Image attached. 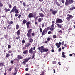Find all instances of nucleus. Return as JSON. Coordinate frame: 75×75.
Masks as SVG:
<instances>
[{"instance_id": "obj_57", "label": "nucleus", "mask_w": 75, "mask_h": 75, "mask_svg": "<svg viewBox=\"0 0 75 75\" xmlns=\"http://www.w3.org/2000/svg\"><path fill=\"white\" fill-rule=\"evenodd\" d=\"M20 17H21V15L20 14L18 16V18H19V19H20Z\"/></svg>"}, {"instance_id": "obj_55", "label": "nucleus", "mask_w": 75, "mask_h": 75, "mask_svg": "<svg viewBox=\"0 0 75 75\" xmlns=\"http://www.w3.org/2000/svg\"><path fill=\"white\" fill-rule=\"evenodd\" d=\"M64 41L62 42V43H61L62 45H64Z\"/></svg>"}, {"instance_id": "obj_37", "label": "nucleus", "mask_w": 75, "mask_h": 75, "mask_svg": "<svg viewBox=\"0 0 75 75\" xmlns=\"http://www.w3.org/2000/svg\"><path fill=\"white\" fill-rule=\"evenodd\" d=\"M8 5L9 8H12V5H11V4H9Z\"/></svg>"}, {"instance_id": "obj_58", "label": "nucleus", "mask_w": 75, "mask_h": 75, "mask_svg": "<svg viewBox=\"0 0 75 75\" xmlns=\"http://www.w3.org/2000/svg\"><path fill=\"white\" fill-rule=\"evenodd\" d=\"M37 24V22L36 21H35V25H36Z\"/></svg>"}, {"instance_id": "obj_19", "label": "nucleus", "mask_w": 75, "mask_h": 75, "mask_svg": "<svg viewBox=\"0 0 75 75\" xmlns=\"http://www.w3.org/2000/svg\"><path fill=\"white\" fill-rule=\"evenodd\" d=\"M10 56V55L9 53H6V58H8Z\"/></svg>"}, {"instance_id": "obj_29", "label": "nucleus", "mask_w": 75, "mask_h": 75, "mask_svg": "<svg viewBox=\"0 0 75 75\" xmlns=\"http://www.w3.org/2000/svg\"><path fill=\"white\" fill-rule=\"evenodd\" d=\"M56 4L58 6H61V4L57 2H56Z\"/></svg>"}, {"instance_id": "obj_36", "label": "nucleus", "mask_w": 75, "mask_h": 75, "mask_svg": "<svg viewBox=\"0 0 75 75\" xmlns=\"http://www.w3.org/2000/svg\"><path fill=\"white\" fill-rule=\"evenodd\" d=\"M45 30H47V32H48V30H50V27H47V28L45 29Z\"/></svg>"}, {"instance_id": "obj_5", "label": "nucleus", "mask_w": 75, "mask_h": 75, "mask_svg": "<svg viewBox=\"0 0 75 75\" xmlns=\"http://www.w3.org/2000/svg\"><path fill=\"white\" fill-rule=\"evenodd\" d=\"M47 30L44 29L42 33V36H44V35H45L47 33Z\"/></svg>"}, {"instance_id": "obj_45", "label": "nucleus", "mask_w": 75, "mask_h": 75, "mask_svg": "<svg viewBox=\"0 0 75 75\" xmlns=\"http://www.w3.org/2000/svg\"><path fill=\"white\" fill-rule=\"evenodd\" d=\"M41 33H42V29L41 28H40L39 29Z\"/></svg>"}, {"instance_id": "obj_18", "label": "nucleus", "mask_w": 75, "mask_h": 75, "mask_svg": "<svg viewBox=\"0 0 75 75\" xmlns=\"http://www.w3.org/2000/svg\"><path fill=\"white\" fill-rule=\"evenodd\" d=\"M57 11L53 10V11H52V13L53 15H55L56 14H57Z\"/></svg>"}, {"instance_id": "obj_34", "label": "nucleus", "mask_w": 75, "mask_h": 75, "mask_svg": "<svg viewBox=\"0 0 75 75\" xmlns=\"http://www.w3.org/2000/svg\"><path fill=\"white\" fill-rule=\"evenodd\" d=\"M4 64V63L0 62V67L3 66V65Z\"/></svg>"}, {"instance_id": "obj_35", "label": "nucleus", "mask_w": 75, "mask_h": 75, "mask_svg": "<svg viewBox=\"0 0 75 75\" xmlns=\"http://www.w3.org/2000/svg\"><path fill=\"white\" fill-rule=\"evenodd\" d=\"M54 28H52L51 27L50 28V30L51 31H54Z\"/></svg>"}, {"instance_id": "obj_31", "label": "nucleus", "mask_w": 75, "mask_h": 75, "mask_svg": "<svg viewBox=\"0 0 75 75\" xmlns=\"http://www.w3.org/2000/svg\"><path fill=\"white\" fill-rule=\"evenodd\" d=\"M32 32V29H30L28 32V33H31Z\"/></svg>"}, {"instance_id": "obj_3", "label": "nucleus", "mask_w": 75, "mask_h": 75, "mask_svg": "<svg viewBox=\"0 0 75 75\" xmlns=\"http://www.w3.org/2000/svg\"><path fill=\"white\" fill-rule=\"evenodd\" d=\"M67 18L66 19L67 21H69L70 20H71L73 17H74V16H72V15H70L69 14H68L67 15Z\"/></svg>"}, {"instance_id": "obj_53", "label": "nucleus", "mask_w": 75, "mask_h": 75, "mask_svg": "<svg viewBox=\"0 0 75 75\" xmlns=\"http://www.w3.org/2000/svg\"><path fill=\"white\" fill-rule=\"evenodd\" d=\"M8 49H10V48H11V45H8Z\"/></svg>"}, {"instance_id": "obj_33", "label": "nucleus", "mask_w": 75, "mask_h": 75, "mask_svg": "<svg viewBox=\"0 0 75 75\" xmlns=\"http://www.w3.org/2000/svg\"><path fill=\"white\" fill-rule=\"evenodd\" d=\"M3 7V4L2 3L0 2V8H2Z\"/></svg>"}, {"instance_id": "obj_51", "label": "nucleus", "mask_w": 75, "mask_h": 75, "mask_svg": "<svg viewBox=\"0 0 75 75\" xmlns=\"http://www.w3.org/2000/svg\"><path fill=\"white\" fill-rule=\"evenodd\" d=\"M22 44H24V43H25V40H23L22 41Z\"/></svg>"}, {"instance_id": "obj_59", "label": "nucleus", "mask_w": 75, "mask_h": 75, "mask_svg": "<svg viewBox=\"0 0 75 75\" xmlns=\"http://www.w3.org/2000/svg\"><path fill=\"white\" fill-rule=\"evenodd\" d=\"M40 75H44V72H43Z\"/></svg>"}, {"instance_id": "obj_63", "label": "nucleus", "mask_w": 75, "mask_h": 75, "mask_svg": "<svg viewBox=\"0 0 75 75\" xmlns=\"http://www.w3.org/2000/svg\"><path fill=\"white\" fill-rule=\"evenodd\" d=\"M53 64H56V61H54L52 62Z\"/></svg>"}, {"instance_id": "obj_21", "label": "nucleus", "mask_w": 75, "mask_h": 75, "mask_svg": "<svg viewBox=\"0 0 75 75\" xmlns=\"http://www.w3.org/2000/svg\"><path fill=\"white\" fill-rule=\"evenodd\" d=\"M42 20H43V18H40L38 19V21L39 23L40 22H41V21H42Z\"/></svg>"}, {"instance_id": "obj_16", "label": "nucleus", "mask_w": 75, "mask_h": 75, "mask_svg": "<svg viewBox=\"0 0 75 75\" xmlns=\"http://www.w3.org/2000/svg\"><path fill=\"white\" fill-rule=\"evenodd\" d=\"M31 57H29L28 58L25 59L24 61H25L26 62H28V61H29V60H30V59H31Z\"/></svg>"}, {"instance_id": "obj_43", "label": "nucleus", "mask_w": 75, "mask_h": 75, "mask_svg": "<svg viewBox=\"0 0 75 75\" xmlns=\"http://www.w3.org/2000/svg\"><path fill=\"white\" fill-rule=\"evenodd\" d=\"M50 40H51V38L48 37L47 38V40L48 41H50Z\"/></svg>"}, {"instance_id": "obj_23", "label": "nucleus", "mask_w": 75, "mask_h": 75, "mask_svg": "<svg viewBox=\"0 0 75 75\" xmlns=\"http://www.w3.org/2000/svg\"><path fill=\"white\" fill-rule=\"evenodd\" d=\"M27 22V21L25 19H23V24H25Z\"/></svg>"}, {"instance_id": "obj_2", "label": "nucleus", "mask_w": 75, "mask_h": 75, "mask_svg": "<svg viewBox=\"0 0 75 75\" xmlns=\"http://www.w3.org/2000/svg\"><path fill=\"white\" fill-rule=\"evenodd\" d=\"M73 3H74V0H66L65 5L67 6H68L71 4H72Z\"/></svg>"}, {"instance_id": "obj_32", "label": "nucleus", "mask_w": 75, "mask_h": 75, "mask_svg": "<svg viewBox=\"0 0 75 75\" xmlns=\"http://www.w3.org/2000/svg\"><path fill=\"white\" fill-rule=\"evenodd\" d=\"M29 40V42H32L33 41V39L32 38H30Z\"/></svg>"}, {"instance_id": "obj_7", "label": "nucleus", "mask_w": 75, "mask_h": 75, "mask_svg": "<svg viewBox=\"0 0 75 75\" xmlns=\"http://www.w3.org/2000/svg\"><path fill=\"white\" fill-rule=\"evenodd\" d=\"M4 12L5 13H6V14L5 15V16H6V14H7V13L8 11H10V9H9V8H8V9H7V8H5L4 9Z\"/></svg>"}, {"instance_id": "obj_54", "label": "nucleus", "mask_w": 75, "mask_h": 75, "mask_svg": "<svg viewBox=\"0 0 75 75\" xmlns=\"http://www.w3.org/2000/svg\"><path fill=\"white\" fill-rule=\"evenodd\" d=\"M31 35L32 36H33V37H34V32H33L32 33Z\"/></svg>"}, {"instance_id": "obj_56", "label": "nucleus", "mask_w": 75, "mask_h": 75, "mask_svg": "<svg viewBox=\"0 0 75 75\" xmlns=\"http://www.w3.org/2000/svg\"><path fill=\"white\" fill-rule=\"evenodd\" d=\"M38 16H37L36 17V18H35V21H36V20H38Z\"/></svg>"}, {"instance_id": "obj_48", "label": "nucleus", "mask_w": 75, "mask_h": 75, "mask_svg": "<svg viewBox=\"0 0 75 75\" xmlns=\"http://www.w3.org/2000/svg\"><path fill=\"white\" fill-rule=\"evenodd\" d=\"M8 35H6L5 36V38H6V39H7V37H8Z\"/></svg>"}, {"instance_id": "obj_40", "label": "nucleus", "mask_w": 75, "mask_h": 75, "mask_svg": "<svg viewBox=\"0 0 75 75\" xmlns=\"http://www.w3.org/2000/svg\"><path fill=\"white\" fill-rule=\"evenodd\" d=\"M12 69H13V67H11L8 69V71L9 72H10V71H11Z\"/></svg>"}, {"instance_id": "obj_64", "label": "nucleus", "mask_w": 75, "mask_h": 75, "mask_svg": "<svg viewBox=\"0 0 75 75\" xmlns=\"http://www.w3.org/2000/svg\"><path fill=\"white\" fill-rule=\"evenodd\" d=\"M28 68H26L25 71H28Z\"/></svg>"}, {"instance_id": "obj_30", "label": "nucleus", "mask_w": 75, "mask_h": 75, "mask_svg": "<svg viewBox=\"0 0 75 75\" xmlns=\"http://www.w3.org/2000/svg\"><path fill=\"white\" fill-rule=\"evenodd\" d=\"M7 30H8V28L9 29V30H10L11 29V27L8 24V26L7 27Z\"/></svg>"}, {"instance_id": "obj_49", "label": "nucleus", "mask_w": 75, "mask_h": 75, "mask_svg": "<svg viewBox=\"0 0 75 75\" xmlns=\"http://www.w3.org/2000/svg\"><path fill=\"white\" fill-rule=\"evenodd\" d=\"M27 62L25 61H24L23 62L21 63V64H25Z\"/></svg>"}, {"instance_id": "obj_12", "label": "nucleus", "mask_w": 75, "mask_h": 75, "mask_svg": "<svg viewBox=\"0 0 75 75\" xmlns=\"http://www.w3.org/2000/svg\"><path fill=\"white\" fill-rule=\"evenodd\" d=\"M33 47H31V49H30L29 50V53H30V54H32L33 53Z\"/></svg>"}, {"instance_id": "obj_42", "label": "nucleus", "mask_w": 75, "mask_h": 75, "mask_svg": "<svg viewBox=\"0 0 75 75\" xmlns=\"http://www.w3.org/2000/svg\"><path fill=\"white\" fill-rule=\"evenodd\" d=\"M20 36L19 35H18V37H17L16 38V40H18V39H20Z\"/></svg>"}, {"instance_id": "obj_15", "label": "nucleus", "mask_w": 75, "mask_h": 75, "mask_svg": "<svg viewBox=\"0 0 75 75\" xmlns=\"http://www.w3.org/2000/svg\"><path fill=\"white\" fill-rule=\"evenodd\" d=\"M26 35L28 38H31V33H27Z\"/></svg>"}, {"instance_id": "obj_41", "label": "nucleus", "mask_w": 75, "mask_h": 75, "mask_svg": "<svg viewBox=\"0 0 75 75\" xmlns=\"http://www.w3.org/2000/svg\"><path fill=\"white\" fill-rule=\"evenodd\" d=\"M35 57V54H33L32 56V58L31 59H34V57Z\"/></svg>"}, {"instance_id": "obj_1", "label": "nucleus", "mask_w": 75, "mask_h": 75, "mask_svg": "<svg viewBox=\"0 0 75 75\" xmlns=\"http://www.w3.org/2000/svg\"><path fill=\"white\" fill-rule=\"evenodd\" d=\"M15 13V17H17L18 16V14H19L20 13V11L19 10L17 9V6H14L12 10L10 12V14H11L12 13Z\"/></svg>"}, {"instance_id": "obj_8", "label": "nucleus", "mask_w": 75, "mask_h": 75, "mask_svg": "<svg viewBox=\"0 0 75 75\" xmlns=\"http://www.w3.org/2000/svg\"><path fill=\"white\" fill-rule=\"evenodd\" d=\"M55 45L56 46H57V47L58 48H59L60 47L61 45V42H59V43H56L55 44Z\"/></svg>"}, {"instance_id": "obj_22", "label": "nucleus", "mask_w": 75, "mask_h": 75, "mask_svg": "<svg viewBox=\"0 0 75 75\" xmlns=\"http://www.w3.org/2000/svg\"><path fill=\"white\" fill-rule=\"evenodd\" d=\"M16 35H20V30H18V31L16 32Z\"/></svg>"}, {"instance_id": "obj_26", "label": "nucleus", "mask_w": 75, "mask_h": 75, "mask_svg": "<svg viewBox=\"0 0 75 75\" xmlns=\"http://www.w3.org/2000/svg\"><path fill=\"white\" fill-rule=\"evenodd\" d=\"M7 23L8 24H9L10 25H11V24H13V22L12 21H11L10 22V21H7Z\"/></svg>"}, {"instance_id": "obj_44", "label": "nucleus", "mask_w": 75, "mask_h": 75, "mask_svg": "<svg viewBox=\"0 0 75 75\" xmlns=\"http://www.w3.org/2000/svg\"><path fill=\"white\" fill-rule=\"evenodd\" d=\"M54 26H55V24H52L51 26V27L54 28Z\"/></svg>"}, {"instance_id": "obj_25", "label": "nucleus", "mask_w": 75, "mask_h": 75, "mask_svg": "<svg viewBox=\"0 0 75 75\" xmlns=\"http://www.w3.org/2000/svg\"><path fill=\"white\" fill-rule=\"evenodd\" d=\"M23 54H28V50H25L23 52Z\"/></svg>"}, {"instance_id": "obj_17", "label": "nucleus", "mask_w": 75, "mask_h": 75, "mask_svg": "<svg viewBox=\"0 0 75 75\" xmlns=\"http://www.w3.org/2000/svg\"><path fill=\"white\" fill-rule=\"evenodd\" d=\"M56 25H57L58 27H59L60 28H62V25L61 24L59 23H57Z\"/></svg>"}, {"instance_id": "obj_24", "label": "nucleus", "mask_w": 75, "mask_h": 75, "mask_svg": "<svg viewBox=\"0 0 75 75\" xmlns=\"http://www.w3.org/2000/svg\"><path fill=\"white\" fill-rule=\"evenodd\" d=\"M39 14L40 16L41 17H44V15L42 13H39Z\"/></svg>"}, {"instance_id": "obj_46", "label": "nucleus", "mask_w": 75, "mask_h": 75, "mask_svg": "<svg viewBox=\"0 0 75 75\" xmlns=\"http://www.w3.org/2000/svg\"><path fill=\"white\" fill-rule=\"evenodd\" d=\"M13 52L11 50H9L8 51V53H10V54H11V53H12Z\"/></svg>"}, {"instance_id": "obj_60", "label": "nucleus", "mask_w": 75, "mask_h": 75, "mask_svg": "<svg viewBox=\"0 0 75 75\" xmlns=\"http://www.w3.org/2000/svg\"><path fill=\"white\" fill-rule=\"evenodd\" d=\"M52 24H54L55 23V21H52Z\"/></svg>"}, {"instance_id": "obj_10", "label": "nucleus", "mask_w": 75, "mask_h": 75, "mask_svg": "<svg viewBox=\"0 0 75 75\" xmlns=\"http://www.w3.org/2000/svg\"><path fill=\"white\" fill-rule=\"evenodd\" d=\"M48 51V49L47 48H45L43 49V51H41V52L42 54L43 52H47Z\"/></svg>"}, {"instance_id": "obj_9", "label": "nucleus", "mask_w": 75, "mask_h": 75, "mask_svg": "<svg viewBox=\"0 0 75 75\" xmlns=\"http://www.w3.org/2000/svg\"><path fill=\"white\" fill-rule=\"evenodd\" d=\"M30 24H31V23L30 22L28 21L26 23L27 28H29V27H30V26L29 25H30Z\"/></svg>"}, {"instance_id": "obj_62", "label": "nucleus", "mask_w": 75, "mask_h": 75, "mask_svg": "<svg viewBox=\"0 0 75 75\" xmlns=\"http://www.w3.org/2000/svg\"><path fill=\"white\" fill-rule=\"evenodd\" d=\"M53 10L52 9V8L50 9V12H51V11H52H52H53Z\"/></svg>"}, {"instance_id": "obj_39", "label": "nucleus", "mask_w": 75, "mask_h": 75, "mask_svg": "<svg viewBox=\"0 0 75 75\" xmlns=\"http://www.w3.org/2000/svg\"><path fill=\"white\" fill-rule=\"evenodd\" d=\"M75 9V6L73 7H72L70 9V10H73Z\"/></svg>"}, {"instance_id": "obj_20", "label": "nucleus", "mask_w": 75, "mask_h": 75, "mask_svg": "<svg viewBox=\"0 0 75 75\" xmlns=\"http://www.w3.org/2000/svg\"><path fill=\"white\" fill-rule=\"evenodd\" d=\"M14 69H15V72L14 73V75H17V72L18 71L17 70V68H14Z\"/></svg>"}, {"instance_id": "obj_38", "label": "nucleus", "mask_w": 75, "mask_h": 75, "mask_svg": "<svg viewBox=\"0 0 75 75\" xmlns=\"http://www.w3.org/2000/svg\"><path fill=\"white\" fill-rule=\"evenodd\" d=\"M14 60V61H17L18 62H19V61H20V60H19V59H15Z\"/></svg>"}, {"instance_id": "obj_14", "label": "nucleus", "mask_w": 75, "mask_h": 75, "mask_svg": "<svg viewBox=\"0 0 75 75\" xmlns=\"http://www.w3.org/2000/svg\"><path fill=\"white\" fill-rule=\"evenodd\" d=\"M30 45V43H27L25 44V47H27V48H28Z\"/></svg>"}, {"instance_id": "obj_11", "label": "nucleus", "mask_w": 75, "mask_h": 75, "mask_svg": "<svg viewBox=\"0 0 75 75\" xmlns=\"http://www.w3.org/2000/svg\"><path fill=\"white\" fill-rule=\"evenodd\" d=\"M17 58L18 59H23V57L21 55H18Z\"/></svg>"}, {"instance_id": "obj_28", "label": "nucleus", "mask_w": 75, "mask_h": 75, "mask_svg": "<svg viewBox=\"0 0 75 75\" xmlns=\"http://www.w3.org/2000/svg\"><path fill=\"white\" fill-rule=\"evenodd\" d=\"M36 16H37V12H35L33 17L34 18H35L36 17Z\"/></svg>"}, {"instance_id": "obj_61", "label": "nucleus", "mask_w": 75, "mask_h": 75, "mask_svg": "<svg viewBox=\"0 0 75 75\" xmlns=\"http://www.w3.org/2000/svg\"><path fill=\"white\" fill-rule=\"evenodd\" d=\"M58 51H61V48H59V49Z\"/></svg>"}, {"instance_id": "obj_4", "label": "nucleus", "mask_w": 75, "mask_h": 75, "mask_svg": "<svg viewBox=\"0 0 75 75\" xmlns=\"http://www.w3.org/2000/svg\"><path fill=\"white\" fill-rule=\"evenodd\" d=\"M56 23H63V21L62 19L58 18H57L56 21Z\"/></svg>"}, {"instance_id": "obj_13", "label": "nucleus", "mask_w": 75, "mask_h": 75, "mask_svg": "<svg viewBox=\"0 0 75 75\" xmlns=\"http://www.w3.org/2000/svg\"><path fill=\"white\" fill-rule=\"evenodd\" d=\"M28 17L29 18H33V14L32 13H30L28 15Z\"/></svg>"}, {"instance_id": "obj_6", "label": "nucleus", "mask_w": 75, "mask_h": 75, "mask_svg": "<svg viewBox=\"0 0 75 75\" xmlns=\"http://www.w3.org/2000/svg\"><path fill=\"white\" fill-rule=\"evenodd\" d=\"M44 46H41L40 47H38V50H39V51H40V52H41V51H43L44 50Z\"/></svg>"}, {"instance_id": "obj_52", "label": "nucleus", "mask_w": 75, "mask_h": 75, "mask_svg": "<svg viewBox=\"0 0 75 75\" xmlns=\"http://www.w3.org/2000/svg\"><path fill=\"white\" fill-rule=\"evenodd\" d=\"M64 71H67V70H68V69L67 68L65 67L64 68Z\"/></svg>"}, {"instance_id": "obj_27", "label": "nucleus", "mask_w": 75, "mask_h": 75, "mask_svg": "<svg viewBox=\"0 0 75 75\" xmlns=\"http://www.w3.org/2000/svg\"><path fill=\"white\" fill-rule=\"evenodd\" d=\"M19 25H18V24L16 25V30H18L19 28Z\"/></svg>"}, {"instance_id": "obj_50", "label": "nucleus", "mask_w": 75, "mask_h": 75, "mask_svg": "<svg viewBox=\"0 0 75 75\" xmlns=\"http://www.w3.org/2000/svg\"><path fill=\"white\" fill-rule=\"evenodd\" d=\"M35 53H37V51L36 50L33 51V54H34V55H35Z\"/></svg>"}, {"instance_id": "obj_47", "label": "nucleus", "mask_w": 75, "mask_h": 75, "mask_svg": "<svg viewBox=\"0 0 75 75\" xmlns=\"http://www.w3.org/2000/svg\"><path fill=\"white\" fill-rule=\"evenodd\" d=\"M53 37L54 38H57V36L56 35H53Z\"/></svg>"}]
</instances>
